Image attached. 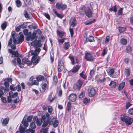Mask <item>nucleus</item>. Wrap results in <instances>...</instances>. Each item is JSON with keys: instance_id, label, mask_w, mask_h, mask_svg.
Wrapping results in <instances>:
<instances>
[{"instance_id": "nucleus-31", "label": "nucleus", "mask_w": 133, "mask_h": 133, "mask_svg": "<svg viewBox=\"0 0 133 133\" xmlns=\"http://www.w3.org/2000/svg\"><path fill=\"white\" fill-rule=\"evenodd\" d=\"M121 43L123 45H125L127 43V40L124 38H122L120 40Z\"/></svg>"}, {"instance_id": "nucleus-49", "label": "nucleus", "mask_w": 133, "mask_h": 133, "mask_svg": "<svg viewBox=\"0 0 133 133\" xmlns=\"http://www.w3.org/2000/svg\"><path fill=\"white\" fill-rule=\"evenodd\" d=\"M49 121H46L45 122H44L42 125V127H46L49 124Z\"/></svg>"}, {"instance_id": "nucleus-38", "label": "nucleus", "mask_w": 133, "mask_h": 133, "mask_svg": "<svg viewBox=\"0 0 133 133\" xmlns=\"http://www.w3.org/2000/svg\"><path fill=\"white\" fill-rule=\"evenodd\" d=\"M109 10L111 11H113L115 12H116L117 11L116 6V5L114 6L109 9Z\"/></svg>"}, {"instance_id": "nucleus-3", "label": "nucleus", "mask_w": 133, "mask_h": 133, "mask_svg": "<svg viewBox=\"0 0 133 133\" xmlns=\"http://www.w3.org/2000/svg\"><path fill=\"white\" fill-rule=\"evenodd\" d=\"M19 39L16 40L15 37L13 39V42L15 44H19L20 43H22L24 40V36L22 32H20L19 34Z\"/></svg>"}, {"instance_id": "nucleus-13", "label": "nucleus", "mask_w": 133, "mask_h": 133, "mask_svg": "<svg viewBox=\"0 0 133 133\" xmlns=\"http://www.w3.org/2000/svg\"><path fill=\"white\" fill-rule=\"evenodd\" d=\"M83 84V81L82 80L79 79L77 81L76 84L74 85V87H76L77 89H79Z\"/></svg>"}, {"instance_id": "nucleus-15", "label": "nucleus", "mask_w": 133, "mask_h": 133, "mask_svg": "<svg viewBox=\"0 0 133 133\" xmlns=\"http://www.w3.org/2000/svg\"><path fill=\"white\" fill-rule=\"evenodd\" d=\"M85 14H86V16H87L88 18L92 17V13L89 7H87L86 12H85Z\"/></svg>"}, {"instance_id": "nucleus-10", "label": "nucleus", "mask_w": 133, "mask_h": 133, "mask_svg": "<svg viewBox=\"0 0 133 133\" xmlns=\"http://www.w3.org/2000/svg\"><path fill=\"white\" fill-rule=\"evenodd\" d=\"M64 63L63 61H60L58 62V70L59 72L61 71L64 68Z\"/></svg>"}, {"instance_id": "nucleus-14", "label": "nucleus", "mask_w": 133, "mask_h": 133, "mask_svg": "<svg viewBox=\"0 0 133 133\" xmlns=\"http://www.w3.org/2000/svg\"><path fill=\"white\" fill-rule=\"evenodd\" d=\"M23 14L24 16L26 18L30 19L32 17L31 13L30 12L28 13L26 10H24Z\"/></svg>"}, {"instance_id": "nucleus-28", "label": "nucleus", "mask_w": 133, "mask_h": 133, "mask_svg": "<svg viewBox=\"0 0 133 133\" xmlns=\"http://www.w3.org/2000/svg\"><path fill=\"white\" fill-rule=\"evenodd\" d=\"M109 85L111 88H115L116 85V83L114 81H111L109 84Z\"/></svg>"}, {"instance_id": "nucleus-59", "label": "nucleus", "mask_w": 133, "mask_h": 133, "mask_svg": "<svg viewBox=\"0 0 133 133\" xmlns=\"http://www.w3.org/2000/svg\"><path fill=\"white\" fill-rule=\"evenodd\" d=\"M4 81L6 82H11L12 81V79L11 78H8L5 79L4 80Z\"/></svg>"}, {"instance_id": "nucleus-24", "label": "nucleus", "mask_w": 133, "mask_h": 133, "mask_svg": "<svg viewBox=\"0 0 133 133\" xmlns=\"http://www.w3.org/2000/svg\"><path fill=\"white\" fill-rule=\"evenodd\" d=\"M53 12L58 17L62 18L64 16L62 15L58 14L56 9H54Z\"/></svg>"}, {"instance_id": "nucleus-9", "label": "nucleus", "mask_w": 133, "mask_h": 133, "mask_svg": "<svg viewBox=\"0 0 133 133\" xmlns=\"http://www.w3.org/2000/svg\"><path fill=\"white\" fill-rule=\"evenodd\" d=\"M56 7L58 9L64 10L67 7V5L66 4H63L57 3L56 4Z\"/></svg>"}, {"instance_id": "nucleus-53", "label": "nucleus", "mask_w": 133, "mask_h": 133, "mask_svg": "<svg viewBox=\"0 0 133 133\" xmlns=\"http://www.w3.org/2000/svg\"><path fill=\"white\" fill-rule=\"evenodd\" d=\"M1 98L2 102L4 103H5L7 102L6 99V98L5 97L3 96L0 97Z\"/></svg>"}, {"instance_id": "nucleus-7", "label": "nucleus", "mask_w": 133, "mask_h": 133, "mask_svg": "<svg viewBox=\"0 0 133 133\" xmlns=\"http://www.w3.org/2000/svg\"><path fill=\"white\" fill-rule=\"evenodd\" d=\"M88 95L90 97H93L95 94V89L93 88L89 87L88 90Z\"/></svg>"}, {"instance_id": "nucleus-39", "label": "nucleus", "mask_w": 133, "mask_h": 133, "mask_svg": "<svg viewBox=\"0 0 133 133\" xmlns=\"http://www.w3.org/2000/svg\"><path fill=\"white\" fill-rule=\"evenodd\" d=\"M35 123L34 121L32 122L30 124V127L32 129H34L36 128V126Z\"/></svg>"}, {"instance_id": "nucleus-61", "label": "nucleus", "mask_w": 133, "mask_h": 133, "mask_svg": "<svg viewBox=\"0 0 133 133\" xmlns=\"http://www.w3.org/2000/svg\"><path fill=\"white\" fill-rule=\"evenodd\" d=\"M29 30L27 29H25L23 30V33L25 36H26L28 34Z\"/></svg>"}, {"instance_id": "nucleus-19", "label": "nucleus", "mask_w": 133, "mask_h": 133, "mask_svg": "<svg viewBox=\"0 0 133 133\" xmlns=\"http://www.w3.org/2000/svg\"><path fill=\"white\" fill-rule=\"evenodd\" d=\"M87 7H83L81 9H80L79 10V13L81 15H83L85 14L86 12Z\"/></svg>"}, {"instance_id": "nucleus-26", "label": "nucleus", "mask_w": 133, "mask_h": 133, "mask_svg": "<svg viewBox=\"0 0 133 133\" xmlns=\"http://www.w3.org/2000/svg\"><path fill=\"white\" fill-rule=\"evenodd\" d=\"M22 124H23V125L24 127V128L26 129V127H28L29 125V124L28 122H27L26 121L25 119L24 120V118L22 121Z\"/></svg>"}, {"instance_id": "nucleus-1", "label": "nucleus", "mask_w": 133, "mask_h": 133, "mask_svg": "<svg viewBox=\"0 0 133 133\" xmlns=\"http://www.w3.org/2000/svg\"><path fill=\"white\" fill-rule=\"evenodd\" d=\"M120 119L122 121L125 122L127 125L131 124L133 121L130 117L127 116L125 114H123L121 115Z\"/></svg>"}, {"instance_id": "nucleus-6", "label": "nucleus", "mask_w": 133, "mask_h": 133, "mask_svg": "<svg viewBox=\"0 0 133 133\" xmlns=\"http://www.w3.org/2000/svg\"><path fill=\"white\" fill-rule=\"evenodd\" d=\"M85 58L88 61H93L95 59V56L93 54L87 52L85 54Z\"/></svg>"}, {"instance_id": "nucleus-57", "label": "nucleus", "mask_w": 133, "mask_h": 133, "mask_svg": "<svg viewBox=\"0 0 133 133\" xmlns=\"http://www.w3.org/2000/svg\"><path fill=\"white\" fill-rule=\"evenodd\" d=\"M48 112L51 114L52 113V108L51 106H49L48 108Z\"/></svg>"}, {"instance_id": "nucleus-47", "label": "nucleus", "mask_w": 133, "mask_h": 133, "mask_svg": "<svg viewBox=\"0 0 133 133\" xmlns=\"http://www.w3.org/2000/svg\"><path fill=\"white\" fill-rule=\"evenodd\" d=\"M123 8H120L118 10V12L117 14L118 15H122V12L123 10Z\"/></svg>"}, {"instance_id": "nucleus-18", "label": "nucleus", "mask_w": 133, "mask_h": 133, "mask_svg": "<svg viewBox=\"0 0 133 133\" xmlns=\"http://www.w3.org/2000/svg\"><path fill=\"white\" fill-rule=\"evenodd\" d=\"M52 95L53 93L52 92L50 93V94L49 95L48 98V101H50L51 102H52L55 98V95H54H54L53 96L52 98Z\"/></svg>"}, {"instance_id": "nucleus-29", "label": "nucleus", "mask_w": 133, "mask_h": 133, "mask_svg": "<svg viewBox=\"0 0 133 133\" xmlns=\"http://www.w3.org/2000/svg\"><path fill=\"white\" fill-rule=\"evenodd\" d=\"M4 89V87L3 86H1L0 88V97H2L3 95H4V93L3 90Z\"/></svg>"}, {"instance_id": "nucleus-55", "label": "nucleus", "mask_w": 133, "mask_h": 133, "mask_svg": "<svg viewBox=\"0 0 133 133\" xmlns=\"http://www.w3.org/2000/svg\"><path fill=\"white\" fill-rule=\"evenodd\" d=\"M16 89L17 91H20L21 90V88L20 85L18 84L16 87Z\"/></svg>"}, {"instance_id": "nucleus-50", "label": "nucleus", "mask_w": 133, "mask_h": 133, "mask_svg": "<svg viewBox=\"0 0 133 133\" xmlns=\"http://www.w3.org/2000/svg\"><path fill=\"white\" fill-rule=\"evenodd\" d=\"M57 120H56V119L54 118L53 117L49 122V125H51L52 124V123H53L55 121H56Z\"/></svg>"}, {"instance_id": "nucleus-60", "label": "nucleus", "mask_w": 133, "mask_h": 133, "mask_svg": "<svg viewBox=\"0 0 133 133\" xmlns=\"http://www.w3.org/2000/svg\"><path fill=\"white\" fill-rule=\"evenodd\" d=\"M28 28L29 29H35L37 28V27L36 26H33L31 25L29 26Z\"/></svg>"}, {"instance_id": "nucleus-33", "label": "nucleus", "mask_w": 133, "mask_h": 133, "mask_svg": "<svg viewBox=\"0 0 133 133\" xmlns=\"http://www.w3.org/2000/svg\"><path fill=\"white\" fill-rule=\"evenodd\" d=\"M95 19H94L93 20H91L87 21L85 22V24L86 25H88L92 23H94L95 21Z\"/></svg>"}, {"instance_id": "nucleus-58", "label": "nucleus", "mask_w": 133, "mask_h": 133, "mask_svg": "<svg viewBox=\"0 0 133 133\" xmlns=\"http://www.w3.org/2000/svg\"><path fill=\"white\" fill-rule=\"evenodd\" d=\"M53 80L54 83H55L56 84L58 82V79L57 76L56 75H55L53 77Z\"/></svg>"}, {"instance_id": "nucleus-40", "label": "nucleus", "mask_w": 133, "mask_h": 133, "mask_svg": "<svg viewBox=\"0 0 133 133\" xmlns=\"http://www.w3.org/2000/svg\"><path fill=\"white\" fill-rule=\"evenodd\" d=\"M40 59L39 57H38V58L35 61H32V63H33V64L35 65H36Z\"/></svg>"}, {"instance_id": "nucleus-22", "label": "nucleus", "mask_w": 133, "mask_h": 133, "mask_svg": "<svg viewBox=\"0 0 133 133\" xmlns=\"http://www.w3.org/2000/svg\"><path fill=\"white\" fill-rule=\"evenodd\" d=\"M7 22L4 21L1 25V28L3 30H4L7 26Z\"/></svg>"}, {"instance_id": "nucleus-12", "label": "nucleus", "mask_w": 133, "mask_h": 133, "mask_svg": "<svg viewBox=\"0 0 133 133\" xmlns=\"http://www.w3.org/2000/svg\"><path fill=\"white\" fill-rule=\"evenodd\" d=\"M19 131H17L16 133H24L26 132L28 129L24 128V127L20 125L19 127Z\"/></svg>"}, {"instance_id": "nucleus-37", "label": "nucleus", "mask_w": 133, "mask_h": 133, "mask_svg": "<svg viewBox=\"0 0 133 133\" xmlns=\"http://www.w3.org/2000/svg\"><path fill=\"white\" fill-rule=\"evenodd\" d=\"M94 37L92 36H90L88 38V40L90 42H93L95 41Z\"/></svg>"}, {"instance_id": "nucleus-45", "label": "nucleus", "mask_w": 133, "mask_h": 133, "mask_svg": "<svg viewBox=\"0 0 133 133\" xmlns=\"http://www.w3.org/2000/svg\"><path fill=\"white\" fill-rule=\"evenodd\" d=\"M19 25L20 26L21 28L22 29H24V28H27V25H26L24 23L21 24Z\"/></svg>"}, {"instance_id": "nucleus-35", "label": "nucleus", "mask_w": 133, "mask_h": 133, "mask_svg": "<svg viewBox=\"0 0 133 133\" xmlns=\"http://www.w3.org/2000/svg\"><path fill=\"white\" fill-rule=\"evenodd\" d=\"M44 77L41 75H39L36 78L37 79L38 82L42 81L44 79Z\"/></svg>"}, {"instance_id": "nucleus-30", "label": "nucleus", "mask_w": 133, "mask_h": 133, "mask_svg": "<svg viewBox=\"0 0 133 133\" xmlns=\"http://www.w3.org/2000/svg\"><path fill=\"white\" fill-rule=\"evenodd\" d=\"M41 87L44 92L46 89L47 85L44 83H42L41 84Z\"/></svg>"}, {"instance_id": "nucleus-11", "label": "nucleus", "mask_w": 133, "mask_h": 133, "mask_svg": "<svg viewBox=\"0 0 133 133\" xmlns=\"http://www.w3.org/2000/svg\"><path fill=\"white\" fill-rule=\"evenodd\" d=\"M77 96L76 94L72 93L69 96L68 99L71 101L74 102L76 99Z\"/></svg>"}, {"instance_id": "nucleus-34", "label": "nucleus", "mask_w": 133, "mask_h": 133, "mask_svg": "<svg viewBox=\"0 0 133 133\" xmlns=\"http://www.w3.org/2000/svg\"><path fill=\"white\" fill-rule=\"evenodd\" d=\"M80 76L82 78L84 79H86L87 78V76L85 74L84 72L83 71L82 72L79 74Z\"/></svg>"}, {"instance_id": "nucleus-5", "label": "nucleus", "mask_w": 133, "mask_h": 133, "mask_svg": "<svg viewBox=\"0 0 133 133\" xmlns=\"http://www.w3.org/2000/svg\"><path fill=\"white\" fill-rule=\"evenodd\" d=\"M40 51L41 49H37L36 50H32L30 51V52L31 55H33L31 58L32 61H34L36 60L37 59V57L39 54Z\"/></svg>"}, {"instance_id": "nucleus-8", "label": "nucleus", "mask_w": 133, "mask_h": 133, "mask_svg": "<svg viewBox=\"0 0 133 133\" xmlns=\"http://www.w3.org/2000/svg\"><path fill=\"white\" fill-rule=\"evenodd\" d=\"M95 79L99 82L101 83L103 82L106 80V78H104V76L103 75H97Z\"/></svg>"}, {"instance_id": "nucleus-64", "label": "nucleus", "mask_w": 133, "mask_h": 133, "mask_svg": "<svg viewBox=\"0 0 133 133\" xmlns=\"http://www.w3.org/2000/svg\"><path fill=\"white\" fill-rule=\"evenodd\" d=\"M128 112L131 115H133V108L129 109L128 111Z\"/></svg>"}, {"instance_id": "nucleus-52", "label": "nucleus", "mask_w": 133, "mask_h": 133, "mask_svg": "<svg viewBox=\"0 0 133 133\" xmlns=\"http://www.w3.org/2000/svg\"><path fill=\"white\" fill-rule=\"evenodd\" d=\"M18 51H14L12 55H14L15 57H18Z\"/></svg>"}, {"instance_id": "nucleus-20", "label": "nucleus", "mask_w": 133, "mask_h": 133, "mask_svg": "<svg viewBox=\"0 0 133 133\" xmlns=\"http://www.w3.org/2000/svg\"><path fill=\"white\" fill-rule=\"evenodd\" d=\"M36 33L35 32H34L31 36L30 40L31 41H33L35 39L36 40L38 38V36H36Z\"/></svg>"}, {"instance_id": "nucleus-23", "label": "nucleus", "mask_w": 133, "mask_h": 133, "mask_svg": "<svg viewBox=\"0 0 133 133\" xmlns=\"http://www.w3.org/2000/svg\"><path fill=\"white\" fill-rule=\"evenodd\" d=\"M125 85V82H122L119 85L118 89L119 90H122L124 87Z\"/></svg>"}, {"instance_id": "nucleus-56", "label": "nucleus", "mask_w": 133, "mask_h": 133, "mask_svg": "<svg viewBox=\"0 0 133 133\" xmlns=\"http://www.w3.org/2000/svg\"><path fill=\"white\" fill-rule=\"evenodd\" d=\"M49 20H50V17L49 15L47 13H44L43 14Z\"/></svg>"}, {"instance_id": "nucleus-16", "label": "nucleus", "mask_w": 133, "mask_h": 133, "mask_svg": "<svg viewBox=\"0 0 133 133\" xmlns=\"http://www.w3.org/2000/svg\"><path fill=\"white\" fill-rule=\"evenodd\" d=\"M9 121V117H7L6 118L3 119L2 118L1 120V121H2V125L3 126H6L8 123Z\"/></svg>"}, {"instance_id": "nucleus-36", "label": "nucleus", "mask_w": 133, "mask_h": 133, "mask_svg": "<svg viewBox=\"0 0 133 133\" xmlns=\"http://www.w3.org/2000/svg\"><path fill=\"white\" fill-rule=\"evenodd\" d=\"M16 6L17 7H20L22 5V3L19 0H17L16 1Z\"/></svg>"}, {"instance_id": "nucleus-62", "label": "nucleus", "mask_w": 133, "mask_h": 133, "mask_svg": "<svg viewBox=\"0 0 133 133\" xmlns=\"http://www.w3.org/2000/svg\"><path fill=\"white\" fill-rule=\"evenodd\" d=\"M12 40H13L12 38H11L8 41V46H10L12 43Z\"/></svg>"}, {"instance_id": "nucleus-42", "label": "nucleus", "mask_w": 133, "mask_h": 133, "mask_svg": "<svg viewBox=\"0 0 133 133\" xmlns=\"http://www.w3.org/2000/svg\"><path fill=\"white\" fill-rule=\"evenodd\" d=\"M48 129V128H46L45 129L42 128L41 129L40 132H43V133H47Z\"/></svg>"}, {"instance_id": "nucleus-54", "label": "nucleus", "mask_w": 133, "mask_h": 133, "mask_svg": "<svg viewBox=\"0 0 133 133\" xmlns=\"http://www.w3.org/2000/svg\"><path fill=\"white\" fill-rule=\"evenodd\" d=\"M95 71L94 70H92L90 71V77H92L95 74Z\"/></svg>"}, {"instance_id": "nucleus-4", "label": "nucleus", "mask_w": 133, "mask_h": 133, "mask_svg": "<svg viewBox=\"0 0 133 133\" xmlns=\"http://www.w3.org/2000/svg\"><path fill=\"white\" fill-rule=\"evenodd\" d=\"M41 42L40 40H37V39H35L31 43V45L33 46L36 48L35 50L37 49H41L39 48L42 46V44L41 43Z\"/></svg>"}, {"instance_id": "nucleus-44", "label": "nucleus", "mask_w": 133, "mask_h": 133, "mask_svg": "<svg viewBox=\"0 0 133 133\" xmlns=\"http://www.w3.org/2000/svg\"><path fill=\"white\" fill-rule=\"evenodd\" d=\"M69 58L71 61L72 64L74 65V57L70 55L69 56Z\"/></svg>"}, {"instance_id": "nucleus-27", "label": "nucleus", "mask_w": 133, "mask_h": 133, "mask_svg": "<svg viewBox=\"0 0 133 133\" xmlns=\"http://www.w3.org/2000/svg\"><path fill=\"white\" fill-rule=\"evenodd\" d=\"M70 46L69 42H65L64 43L63 45V48L65 50H68Z\"/></svg>"}, {"instance_id": "nucleus-46", "label": "nucleus", "mask_w": 133, "mask_h": 133, "mask_svg": "<svg viewBox=\"0 0 133 133\" xmlns=\"http://www.w3.org/2000/svg\"><path fill=\"white\" fill-rule=\"evenodd\" d=\"M58 120L55 121L52 124H53V127L54 128L56 127L58 125Z\"/></svg>"}, {"instance_id": "nucleus-63", "label": "nucleus", "mask_w": 133, "mask_h": 133, "mask_svg": "<svg viewBox=\"0 0 133 133\" xmlns=\"http://www.w3.org/2000/svg\"><path fill=\"white\" fill-rule=\"evenodd\" d=\"M85 92L84 91H83L79 95V98H82L85 95Z\"/></svg>"}, {"instance_id": "nucleus-51", "label": "nucleus", "mask_w": 133, "mask_h": 133, "mask_svg": "<svg viewBox=\"0 0 133 133\" xmlns=\"http://www.w3.org/2000/svg\"><path fill=\"white\" fill-rule=\"evenodd\" d=\"M107 50H106V49H103V51L101 54V56H104L105 54H107Z\"/></svg>"}, {"instance_id": "nucleus-21", "label": "nucleus", "mask_w": 133, "mask_h": 133, "mask_svg": "<svg viewBox=\"0 0 133 133\" xmlns=\"http://www.w3.org/2000/svg\"><path fill=\"white\" fill-rule=\"evenodd\" d=\"M79 68L80 66L79 65H76L71 70V71L72 72L76 73L78 71Z\"/></svg>"}, {"instance_id": "nucleus-41", "label": "nucleus", "mask_w": 133, "mask_h": 133, "mask_svg": "<svg viewBox=\"0 0 133 133\" xmlns=\"http://www.w3.org/2000/svg\"><path fill=\"white\" fill-rule=\"evenodd\" d=\"M57 33L60 38H62L64 35L63 32L60 31L58 30L57 31Z\"/></svg>"}, {"instance_id": "nucleus-2", "label": "nucleus", "mask_w": 133, "mask_h": 133, "mask_svg": "<svg viewBox=\"0 0 133 133\" xmlns=\"http://www.w3.org/2000/svg\"><path fill=\"white\" fill-rule=\"evenodd\" d=\"M46 119V117L45 115H43L41 119H38L37 116H35L33 117V121L36 122L37 125L40 126L42 123L45 122Z\"/></svg>"}, {"instance_id": "nucleus-48", "label": "nucleus", "mask_w": 133, "mask_h": 133, "mask_svg": "<svg viewBox=\"0 0 133 133\" xmlns=\"http://www.w3.org/2000/svg\"><path fill=\"white\" fill-rule=\"evenodd\" d=\"M67 110L69 111L71 110V104L70 102H69L67 104Z\"/></svg>"}, {"instance_id": "nucleus-17", "label": "nucleus", "mask_w": 133, "mask_h": 133, "mask_svg": "<svg viewBox=\"0 0 133 133\" xmlns=\"http://www.w3.org/2000/svg\"><path fill=\"white\" fill-rule=\"evenodd\" d=\"M76 20L75 18H71L70 24L72 27H74L76 25Z\"/></svg>"}, {"instance_id": "nucleus-32", "label": "nucleus", "mask_w": 133, "mask_h": 133, "mask_svg": "<svg viewBox=\"0 0 133 133\" xmlns=\"http://www.w3.org/2000/svg\"><path fill=\"white\" fill-rule=\"evenodd\" d=\"M132 50V49L131 46L130 45H128L127 46L126 48V51L128 53H130Z\"/></svg>"}, {"instance_id": "nucleus-25", "label": "nucleus", "mask_w": 133, "mask_h": 133, "mask_svg": "<svg viewBox=\"0 0 133 133\" xmlns=\"http://www.w3.org/2000/svg\"><path fill=\"white\" fill-rule=\"evenodd\" d=\"M125 68L124 69V74L127 77H128L130 75V69Z\"/></svg>"}, {"instance_id": "nucleus-43", "label": "nucleus", "mask_w": 133, "mask_h": 133, "mask_svg": "<svg viewBox=\"0 0 133 133\" xmlns=\"http://www.w3.org/2000/svg\"><path fill=\"white\" fill-rule=\"evenodd\" d=\"M90 101V99H88L85 97L84 98L83 102L84 103L87 104L88 102H89Z\"/></svg>"}]
</instances>
